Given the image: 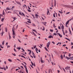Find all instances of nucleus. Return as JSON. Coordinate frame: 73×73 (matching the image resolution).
Returning <instances> with one entry per match:
<instances>
[{"mask_svg": "<svg viewBox=\"0 0 73 73\" xmlns=\"http://www.w3.org/2000/svg\"><path fill=\"white\" fill-rule=\"evenodd\" d=\"M16 3H17V4H20V3L19 2H17L16 1Z\"/></svg>", "mask_w": 73, "mask_h": 73, "instance_id": "nucleus-26", "label": "nucleus"}, {"mask_svg": "<svg viewBox=\"0 0 73 73\" xmlns=\"http://www.w3.org/2000/svg\"><path fill=\"white\" fill-rule=\"evenodd\" d=\"M58 35V36H60V37H62V35H61V34H60L59 33H57Z\"/></svg>", "mask_w": 73, "mask_h": 73, "instance_id": "nucleus-7", "label": "nucleus"}, {"mask_svg": "<svg viewBox=\"0 0 73 73\" xmlns=\"http://www.w3.org/2000/svg\"><path fill=\"white\" fill-rule=\"evenodd\" d=\"M69 31L70 32V34L71 35H72V32H71V31H70V29L69 28Z\"/></svg>", "mask_w": 73, "mask_h": 73, "instance_id": "nucleus-25", "label": "nucleus"}, {"mask_svg": "<svg viewBox=\"0 0 73 73\" xmlns=\"http://www.w3.org/2000/svg\"><path fill=\"white\" fill-rule=\"evenodd\" d=\"M14 51H15L16 52H17V51H16V49L15 48H14Z\"/></svg>", "mask_w": 73, "mask_h": 73, "instance_id": "nucleus-54", "label": "nucleus"}, {"mask_svg": "<svg viewBox=\"0 0 73 73\" xmlns=\"http://www.w3.org/2000/svg\"><path fill=\"white\" fill-rule=\"evenodd\" d=\"M53 16L54 17H55V13H54L53 14Z\"/></svg>", "mask_w": 73, "mask_h": 73, "instance_id": "nucleus-52", "label": "nucleus"}, {"mask_svg": "<svg viewBox=\"0 0 73 73\" xmlns=\"http://www.w3.org/2000/svg\"><path fill=\"white\" fill-rule=\"evenodd\" d=\"M48 38H53V36L51 35H50L49 37Z\"/></svg>", "mask_w": 73, "mask_h": 73, "instance_id": "nucleus-8", "label": "nucleus"}, {"mask_svg": "<svg viewBox=\"0 0 73 73\" xmlns=\"http://www.w3.org/2000/svg\"><path fill=\"white\" fill-rule=\"evenodd\" d=\"M28 12H31V10L28 9Z\"/></svg>", "mask_w": 73, "mask_h": 73, "instance_id": "nucleus-50", "label": "nucleus"}, {"mask_svg": "<svg viewBox=\"0 0 73 73\" xmlns=\"http://www.w3.org/2000/svg\"><path fill=\"white\" fill-rule=\"evenodd\" d=\"M50 72H52V69H50L49 70V73H50Z\"/></svg>", "mask_w": 73, "mask_h": 73, "instance_id": "nucleus-15", "label": "nucleus"}, {"mask_svg": "<svg viewBox=\"0 0 73 73\" xmlns=\"http://www.w3.org/2000/svg\"><path fill=\"white\" fill-rule=\"evenodd\" d=\"M3 69H4V70H5L6 71V68H5L4 67L3 68Z\"/></svg>", "mask_w": 73, "mask_h": 73, "instance_id": "nucleus-48", "label": "nucleus"}, {"mask_svg": "<svg viewBox=\"0 0 73 73\" xmlns=\"http://www.w3.org/2000/svg\"><path fill=\"white\" fill-rule=\"evenodd\" d=\"M22 14L23 16H25V14H24L23 13H22Z\"/></svg>", "mask_w": 73, "mask_h": 73, "instance_id": "nucleus-35", "label": "nucleus"}, {"mask_svg": "<svg viewBox=\"0 0 73 73\" xmlns=\"http://www.w3.org/2000/svg\"><path fill=\"white\" fill-rule=\"evenodd\" d=\"M52 43L53 44H55V43L54 42H53V41H52Z\"/></svg>", "mask_w": 73, "mask_h": 73, "instance_id": "nucleus-60", "label": "nucleus"}, {"mask_svg": "<svg viewBox=\"0 0 73 73\" xmlns=\"http://www.w3.org/2000/svg\"><path fill=\"white\" fill-rule=\"evenodd\" d=\"M5 13V12L4 11V10L3 11V15H4Z\"/></svg>", "mask_w": 73, "mask_h": 73, "instance_id": "nucleus-45", "label": "nucleus"}, {"mask_svg": "<svg viewBox=\"0 0 73 73\" xmlns=\"http://www.w3.org/2000/svg\"><path fill=\"white\" fill-rule=\"evenodd\" d=\"M50 31L51 32H53V30H52V29H50Z\"/></svg>", "mask_w": 73, "mask_h": 73, "instance_id": "nucleus-34", "label": "nucleus"}, {"mask_svg": "<svg viewBox=\"0 0 73 73\" xmlns=\"http://www.w3.org/2000/svg\"><path fill=\"white\" fill-rule=\"evenodd\" d=\"M58 12H59V13H61V14H62V13H63L62 12V11H59Z\"/></svg>", "mask_w": 73, "mask_h": 73, "instance_id": "nucleus-23", "label": "nucleus"}, {"mask_svg": "<svg viewBox=\"0 0 73 73\" xmlns=\"http://www.w3.org/2000/svg\"><path fill=\"white\" fill-rule=\"evenodd\" d=\"M7 45H8V42H7L6 43V46H7Z\"/></svg>", "mask_w": 73, "mask_h": 73, "instance_id": "nucleus-61", "label": "nucleus"}, {"mask_svg": "<svg viewBox=\"0 0 73 73\" xmlns=\"http://www.w3.org/2000/svg\"><path fill=\"white\" fill-rule=\"evenodd\" d=\"M57 71H58V73H60V71L59 70H58Z\"/></svg>", "mask_w": 73, "mask_h": 73, "instance_id": "nucleus-59", "label": "nucleus"}, {"mask_svg": "<svg viewBox=\"0 0 73 73\" xmlns=\"http://www.w3.org/2000/svg\"><path fill=\"white\" fill-rule=\"evenodd\" d=\"M4 20V18H2L1 19V21L2 22H3V21Z\"/></svg>", "mask_w": 73, "mask_h": 73, "instance_id": "nucleus-16", "label": "nucleus"}, {"mask_svg": "<svg viewBox=\"0 0 73 73\" xmlns=\"http://www.w3.org/2000/svg\"><path fill=\"white\" fill-rule=\"evenodd\" d=\"M16 30V29L15 28H13L12 29V32L13 33H15V31Z\"/></svg>", "mask_w": 73, "mask_h": 73, "instance_id": "nucleus-5", "label": "nucleus"}, {"mask_svg": "<svg viewBox=\"0 0 73 73\" xmlns=\"http://www.w3.org/2000/svg\"><path fill=\"white\" fill-rule=\"evenodd\" d=\"M28 9H31V8L29 7V6H28Z\"/></svg>", "mask_w": 73, "mask_h": 73, "instance_id": "nucleus-63", "label": "nucleus"}, {"mask_svg": "<svg viewBox=\"0 0 73 73\" xmlns=\"http://www.w3.org/2000/svg\"><path fill=\"white\" fill-rule=\"evenodd\" d=\"M16 48L17 49H19V50H20V49H21V47H17Z\"/></svg>", "mask_w": 73, "mask_h": 73, "instance_id": "nucleus-19", "label": "nucleus"}, {"mask_svg": "<svg viewBox=\"0 0 73 73\" xmlns=\"http://www.w3.org/2000/svg\"><path fill=\"white\" fill-rule=\"evenodd\" d=\"M65 69L66 70H70V67L67 66L65 68Z\"/></svg>", "mask_w": 73, "mask_h": 73, "instance_id": "nucleus-3", "label": "nucleus"}, {"mask_svg": "<svg viewBox=\"0 0 73 73\" xmlns=\"http://www.w3.org/2000/svg\"><path fill=\"white\" fill-rule=\"evenodd\" d=\"M21 49L23 51V52H25V50H24L23 49V48H22Z\"/></svg>", "mask_w": 73, "mask_h": 73, "instance_id": "nucleus-30", "label": "nucleus"}, {"mask_svg": "<svg viewBox=\"0 0 73 73\" xmlns=\"http://www.w3.org/2000/svg\"><path fill=\"white\" fill-rule=\"evenodd\" d=\"M24 67H25V69H26V68H27V66H26V65H24Z\"/></svg>", "mask_w": 73, "mask_h": 73, "instance_id": "nucleus-56", "label": "nucleus"}, {"mask_svg": "<svg viewBox=\"0 0 73 73\" xmlns=\"http://www.w3.org/2000/svg\"><path fill=\"white\" fill-rule=\"evenodd\" d=\"M0 69H4V68L0 66Z\"/></svg>", "mask_w": 73, "mask_h": 73, "instance_id": "nucleus-40", "label": "nucleus"}, {"mask_svg": "<svg viewBox=\"0 0 73 73\" xmlns=\"http://www.w3.org/2000/svg\"><path fill=\"white\" fill-rule=\"evenodd\" d=\"M40 61L41 63H44V61L42 60V58L41 57H40Z\"/></svg>", "mask_w": 73, "mask_h": 73, "instance_id": "nucleus-4", "label": "nucleus"}, {"mask_svg": "<svg viewBox=\"0 0 73 73\" xmlns=\"http://www.w3.org/2000/svg\"><path fill=\"white\" fill-rule=\"evenodd\" d=\"M8 61H9V62H12V60L10 59H8Z\"/></svg>", "mask_w": 73, "mask_h": 73, "instance_id": "nucleus-18", "label": "nucleus"}, {"mask_svg": "<svg viewBox=\"0 0 73 73\" xmlns=\"http://www.w3.org/2000/svg\"><path fill=\"white\" fill-rule=\"evenodd\" d=\"M32 25H33V26H34V27L35 26V25L33 23L32 24Z\"/></svg>", "mask_w": 73, "mask_h": 73, "instance_id": "nucleus-46", "label": "nucleus"}, {"mask_svg": "<svg viewBox=\"0 0 73 73\" xmlns=\"http://www.w3.org/2000/svg\"><path fill=\"white\" fill-rule=\"evenodd\" d=\"M15 8V6H13L12 7V9H14Z\"/></svg>", "mask_w": 73, "mask_h": 73, "instance_id": "nucleus-55", "label": "nucleus"}, {"mask_svg": "<svg viewBox=\"0 0 73 73\" xmlns=\"http://www.w3.org/2000/svg\"><path fill=\"white\" fill-rule=\"evenodd\" d=\"M0 47H1V48H2V49H3V47L1 45H1H0Z\"/></svg>", "mask_w": 73, "mask_h": 73, "instance_id": "nucleus-31", "label": "nucleus"}, {"mask_svg": "<svg viewBox=\"0 0 73 73\" xmlns=\"http://www.w3.org/2000/svg\"><path fill=\"white\" fill-rule=\"evenodd\" d=\"M62 31L63 32L64 35H65V33H64V28H62Z\"/></svg>", "mask_w": 73, "mask_h": 73, "instance_id": "nucleus-6", "label": "nucleus"}, {"mask_svg": "<svg viewBox=\"0 0 73 73\" xmlns=\"http://www.w3.org/2000/svg\"><path fill=\"white\" fill-rule=\"evenodd\" d=\"M60 27L61 28H64V25H62V24H60Z\"/></svg>", "mask_w": 73, "mask_h": 73, "instance_id": "nucleus-13", "label": "nucleus"}, {"mask_svg": "<svg viewBox=\"0 0 73 73\" xmlns=\"http://www.w3.org/2000/svg\"><path fill=\"white\" fill-rule=\"evenodd\" d=\"M5 30L6 32H7V28H5Z\"/></svg>", "mask_w": 73, "mask_h": 73, "instance_id": "nucleus-36", "label": "nucleus"}, {"mask_svg": "<svg viewBox=\"0 0 73 73\" xmlns=\"http://www.w3.org/2000/svg\"><path fill=\"white\" fill-rule=\"evenodd\" d=\"M62 69L63 70H64V72H65H65H66V71H65V69H64V68H62Z\"/></svg>", "mask_w": 73, "mask_h": 73, "instance_id": "nucleus-27", "label": "nucleus"}, {"mask_svg": "<svg viewBox=\"0 0 73 73\" xmlns=\"http://www.w3.org/2000/svg\"><path fill=\"white\" fill-rule=\"evenodd\" d=\"M19 15H22V14H21V12H20L19 13Z\"/></svg>", "mask_w": 73, "mask_h": 73, "instance_id": "nucleus-39", "label": "nucleus"}, {"mask_svg": "<svg viewBox=\"0 0 73 73\" xmlns=\"http://www.w3.org/2000/svg\"><path fill=\"white\" fill-rule=\"evenodd\" d=\"M25 70L27 73H28V70L27 69V68H26L25 69Z\"/></svg>", "mask_w": 73, "mask_h": 73, "instance_id": "nucleus-20", "label": "nucleus"}, {"mask_svg": "<svg viewBox=\"0 0 73 73\" xmlns=\"http://www.w3.org/2000/svg\"><path fill=\"white\" fill-rule=\"evenodd\" d=\"M44 48H45V50H46V51H48V49H47V48H46V47H45Z\"/></svg>", "mask_w": 73, "mask_h": 73, "instance_id": "nucleus-29", "label": "nucleus"}, {"mask_svg": "<svg viewBox=\"0 0 73 73\" xmlns=\"http://www.w3.org/2000/svg\"><path fill=\"white\" fill-rule=\"evenodd\" d=\"M42 30V31H44L45 30V28H43Z\"/></svg>", "mask_w": 73, "mask_h": 73, "instance_id": "nucleus-64", "label": "nucleus"}, {"mask_svg": "<svg viewBox=\"0 0 73 73\" xmlns=\"http://www.w3.org/2000/svg\"><path fill=\"white\" fill-rule=\"evenodd\" d=\"M53 27H54V28L56 27V26H55V25H54V24Z\"/></svg>", "mask_w": 73, "mask_h": 73, "instance_id": "nucleus-47", "label": "nucleus"}, {"mask_svg": "<svg viewBox=\"0 0 73 73\" xmlns=\"http://www.w3.org/2000/svg\"><path fill=\"white\" fill-rule=\"evenodd\" d=\"M4 41H3L2 42V45H4Z\"/></svg>", "mask_w": 73, "mask_h": 73, "instance_id": "nucleus-42", "label": "nucleus"}, {"mask_svg": "<svg viewBox=\"0 0 73 73\" xmlns=\"http://www.w3.org/2000/svg\"><path fill=\"white\" fill-rule=\"evenodd\" d=\"M42 23L44 25H45V24H46V22H42Z\"/></svg>", "mask_w": 73, "mask_h": 73, "instance_id": "nucleus-17", "label": "nucleus"}, {"mask_svg": "<svg viewBox=\"0 0 73 73\" xmlns=\"http://www.w3.org/2000/svg\"><path fill=\"white\" fill-rule=\"evenodd\" d=\"M14 47L15 48H16V44H15L14 45Z\"/></svg>", "mask_w": 73, "mask_h": 73, "instance_id": "nucleus-62", "label": "nucleus"}, {"mask_svg": "<svg viewBox=\"0 0 73 73\" xmlns=\"http://www.w3.org/2000/svg\"><path fill=\"white\" fill-rule=\"evenodd\" d=\"M54 7H56V0H54Z\"/></svg>", "mask_w": 73, "mask_h": 73, "instance_id": "nucleus-10", "label": "nucleus"}, {"mask_svg": "<svg viewBox=\"0 0 73 73\" xmlns=\"http://www.w3.org/2000/svg\"><path fill=\"white\" fill-rule=\"evenodd\" d=\"M32 31H34V32H36V31L35 29H33L32 30Z\"/></svg>", "mask_w": 73, "mask_h": 73, "instance_id": "nucleus-32", "label": "nucleus"}, {"mask_svg": "<svg viewBox=\"0 0 73 73\" xmlns=\"http://www.w3.org/2000/svg\"><path fill=\"white\" fill-rule=\"evenodd\" d=\"M50 42H48V43L47 44L46 46L48 49H49V45H50Z\"/></svg>", "mask_w": 73, "mask_h": 73, "instance_id": "nucleus-2", "label": "nucleus"}, {"mask_svg": "<svg viewBox=\"0 0 73 73\" xmlns=\"http://www.w3.org/2000/svg\"><path fill=\"white\" fill-rule=\"evenodd\" d=\"M70 13V12H68L66 14V15H68V14H69Z\"/></svg>", "mask_w": 73, "mask_h": 73, "instance_id": "nucleus-44", "label": "nucleus"}, {"mask_svg": "<svg viewBox=\"0 0 73 73\" xmlns=\"http://www.w3.org/2000/svg\"><path fill=\"white\" fill-rule=\"evenodd\" d=\"M9 40H10V39H11V36H10V35H9Z\"/></svg>", "mask_w": 73, "mask_h": 73, "instance_id": "nucleus-21", "label": "nucleus"}, {"mask_svg": "<svg viewBox=\"0 0 73 73\" xmlns=\"http://www.w3.org/2000/svg\"><path fill=\"white\" fill-rule=\"evenodd\" d=\"M65 33H68V31H67L66 30L65 31Z\"/></svg>", "mask_w": 73, "mask_h": 73, "instance_id": "nucleus-57", "label": "nucleus"}, {"mask_svg": "<svg viewBox=\"0 0 73 73\" xmlns=\"http://www.w3.org/2000/svg\"><path fill=\"white\" fill-rule=\"evenodd\" d=\"M13 37H15L16 36V35H15V33L13 32Z\"/></svg>", "mask_w": 73, "mask_h": 73, "instance_id": "nucleus-9", "label": "nucleus"}, {"mask_svg": "<svg viewBox=\"0 0 73 73\" xmlns=\"http://www.w3.org/2000/svg\"><path fill=\"white\" fill-rule=\"evenodd\" d=\"M33 56L34 57V58H35V56H34V55H35V54H34V53L33 52Z\"/></svg>", "mask_w": 73, "mask_h": 73, "instance_id": "nucleus-38", "label": "nucleus"}, {"mask_svg": "<svg viewBox=\"0 0 73 73\" xmlns=\"http://www.w3.org/2000/svg\"><path fill=\"white\" fill-rule=\"evenodd\" d=\"M16 17H15L13 18V19H14V20H16Z\"/></svg>", "mask_w": 73, "mask_h": 73, "instance_id": "nucleus-51", "label": "nucleus"}, {"mask_svg": "<svg viewBox=\"0 0 73 73\" xmlns=\"http://www.w3.org/2000/svg\"><path fill=\"white\" fill-rule=\"evenodd\" d=\"M35 50H36V52H37V51H38V49L37 48H36L35 49Z\"/></svg>", "mask_w": 73, "mask_h": 73, "instance_id": "nucleus-41", "label": "nucleus"}, {"mask_svg": "<svg viewBox=\"0 0 73 73\" xmlns=\"http://www.w3.org/2000/svg\"><path fill=\"white\" fill-rule=\"evenodd\" d=\"M32 16L33 17V19H35V16L33 15L32 14Z\"/></svg>", "mask_w": 73, "mask_h": 73, "instance_id": "nucleus-28", "label": "nucleus"}, {"mask_svg": "<svg viewBox=\"0 0 73 73\" xmlns=\"http://www.w3.org/2000/svg\"><path fill=\"white\" fill-rule=\"evenodd\" d=\"M4 31H2V33H1V36H3V34H4Z\"/></svg>", "mask_w": 73, "mask_h": 73, "instance_id": "nucleus-11", "label": "nucleus"}, {"mask_svg": "<svg viewBox=\"0 0 73 73\" xmlns=\"http://www.w3.org/2000/svg\"><path fill=\"white\" fill-rule=\"evenodd\" d=\"M12 54H13V56H16V54L14 53H12Z\"/></svg>", "mask_w": 73, "mask_h": 73, "instance_id": "nucleus-37", "label": "nucleus"}, {"mask_svg": "<svg viewBox=\"0 0 73 73\" xmlns=\"http://www.w3.org/2000/svg\"><path fill=\"white\" fill-rule=\"evenodd\" d=\"M28 23H31V22L29 21H27Z\"/></svg>", "mask_w": 73, "mask_h": 73, "instance_id": "nucleus-53", "label": "nucleus"}, {"mask_svg": "<svg viewBox=\"0 0 73 73\" xmlns=\"http://www.w3.org/2000/svg\"><path fill=\"white\" fill-rule=\"evenodd\" d=\"M73 20L72 18L71 19H69V20H68L67 22H66V27H67L68 28V23H69V21H71V20Z\"/></svg>", "mask_w": 73, "mask_h": 73, "instance_id": "nucleus-1", "label": "nucleus"}, {"mask_svg": "<svg viewBox=\"0 0 73 73\" xmlns=\"http://www.w3.org/2000/svg\"><path fill=\"white\" fill-rule=\"evenodd\" d=\"M6 68L7 69H8V67L7 66H6Z\"/></svg>", "mask_w": 73, "mask_h": 73, "instance_id": "nucleus-49", "label": "nucleus"}, {"mask_svg": "<svg viewBox=\"0 0 73 73\" xmlns=\"http://www.w3.org/2000/svg\"><path fill=\"white\" fill-rule=\"evenodd\" d=\"M35 16L36 17V18H38V15L37 14H35Z\"/></svg>", "mask_w": 73, "mask_h": 73, "instance_id": "nucleus-12", "label": "nucleus"}, {"mask_svg": "<svg viewBox=\"0 0 73 73\" xmlns=\"http://www.w3.org/2000/svg\"><path fill=\"white\" fill-rule=\"evenodd\" d=\"M32 33H33V34L35 36H37V35L36 34H35V33H34V32H33V31H32Z\"/></svg>", "mask_w": 73, "mask_h": 73, "instance_id": "nucleus-14", "label": "nucleus"}, {"mask_svg": "<svg viewBox=\"0 0 73 73\" xmlns=\"http://www.w3.org/2000/svg\"><path fill=\"white\" fill-rule=\"evenodd\" d=\"M36 45H35V46H33L34 48L35 49V48H36Z\"/></svg>", "mask_w": 73, "mask_h": 73, "instance_id": "nucleus-33", "label": "nucleus"}, {"mask_svg": "<svg viewBox=\"0 0 73 73\" xmlns=\"http://www.w3.org/2000/svg\"><path fill=\"white\" fill-rule=\"evenodd\" d=\"M24 29H25V28H24V29H23V32H24V31H25V30H24Z\"/></svg>", "mask_w": 73, "mask_h": 73, "instance_id": "nucleus-58", "label": "nucleus"}, {"mask_svg": "<svg viewBox=\"0 0 73 73\" xmlns=\"http://www.w3.org/2000/svg\"><path fill=\"white\" fill-rule=\"evenodd\" d=\"M60 57L61 58V59H63V56H62V55L61 54L60 56Z\"/></svg>", "mask_w": 73, "mask_h": 73, "instance_id": "nucleus-22", "label": "nucleus"}, {"mask_svg": "<svg viewBox=\"0 0 73 73\" xmlns=\"http://www.w3.org/2000/svg\"><path fill=\"white\" fill-rule=\"evenodd\" d=\"M31 50H30V52H29V54H31Z\"/></svg>", "mask_w": 73, "mask_h": 73, "instance_id": "nucleus-43", "label": "nucleus"}, {"mask_svg": "<svg viewBox=\"0 0 73 73\" xmlns=\"http://www.w3.org/2000/svg\"><path fill=\"white\" fill-rule=\"evenodd\" d=\"M6 9L7 11H8V10H10V9H9V8H8V7H7L6 8Z\"/></svg>", "mask_w": 73, "mask_h": 73, "instance_id": "nucleus-24", "label": "nucleus"}]
</instances>
